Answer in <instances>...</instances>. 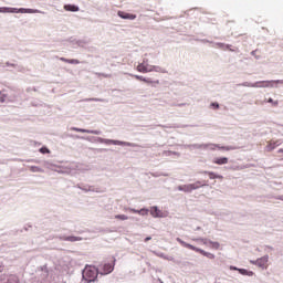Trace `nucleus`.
Masks as SVG:
<instances>
[{
    "mask_svg": "<svg viewBox=\"0 0 283 283\" xmlns=\"http://www.w3.org/2000/svg\"><path fill=\"white\" fill-rule=\"evenodd\" d=\"M0 13L9 14H41L42 12L38 9H25V8H10V7H0Z\"/></svg>",
    "mask_w": 283,
    "mask_h": 283,
    "instance_id": "1",
    "label": "nucleus"
},
{
    "mask_svg": "<svg viewBox=\"0 0 283 283\" xmlns=\"http://www.w3.org/2000/svg\"><path fill=\"white\" fill-rule=\"evenodd\" d=\"M177 242H179L181 247H185V249H190V251H196V253H200L201 255H205V258H208L209 260L216 259V254L211 252H207L202 249L196 248L192 244L182 241L180 238H177Z\"/></svg>",
    "mask_w": 283,
    "mask_h": 283,
    "instance_id": "2",
    "label": "nucleus"
},
{
    "mask_svg": "<svg viewBox=\"0 0 283 283\" xmlns=\"http://www.w3.org/2000/svg\"><path fill=\"white\" fill-rule=\"evenodd\" d=\"M96 277H98V269L94 265H86L83 271V279L86 282H96Z\"/></svg>",
    "mask_w": 283,
    "mask_h": 283,
    "instance_id": "3",
    "label": "nucleus"
},
{
    "mask_svg": "<svg viewBox=\"0 0 283 283\" xmlns=\"http://www.w3.org/2000/svg\"><path fill=\"white\" fill-rule=\"evenodd\" d=\"M199 147L201 149H211L212 151H216V149H221L222 151H231L235 149V147L232 146H220L218 144H201Z\"/></svg>",
    "mask_w": 283,
    "mask_h": 283,
    "instance_id": "4",
    "label": "nucleus"
},
{
    "mask_svg": "<svg viewBox=\"0 0 283 283\" xmlns=\"http://www.w3.org/2000/svg\"><path fill=\"white\" fill-rule=\"evenodd\" d=\"M200 187H205V184L197 181L195 184L179 186L178 189L179 191H185L186 193H189L196 189H200Z\"/></svg>",
    "mask_w": 283,
    "mask_h": 283,
    "instance_id": "5",
    "label": "nucleus"
},
{
    "mask_svg": "<svg viewBox=\"0 0 283 283\" xmlns=\"http://www.w3.org/2000/svg\"><path fill=\"white\" fill-rule=\"evenodd\" d=\"M149 211L153 218H167V211H163L158 207H151Z\"/></svg>",
    "mask_w": 283,
    "mask_h": 283,
    "instance_id": "6",
    "label": "nucleus"
},
{
    "mask_svg": "<svg viewBox=\"0 0 283 283\" xmlns=\"http://www.w3.org/2000/svg\"><path fill=\"white\" fill-rule=\"evenodd\" d=\"M282 145V139H271L268 142V145L265 146L266 151H273L276 147H280Z\"/></svg>",
    "mask_w": 283,
    "mask_h": 283,
    "instance_id": "7",
    "label": "nucleus"
},
{
    "mask_svg": "<svg viewBox=\"0 0 283 283\" xmlns=\"http://www.w3.org/2000/svg\"><path fill=\"white\" fill-rule=\"evenodd\" d=\"M114 271V262L113 263H106L103 265L101 275H109Z\"/></svg>",
    "mask_w": 283,
    "mask_h": 283,
    "instance_id": "8",
    "label": "nucleus"
},
{
    "mask_svg": "<svg viewBox=\"0 0 283 283\" xmlns=\"http://www.w3.org/2000/svg\"><path fill=\"white\" fill-rule=\"evenodd\" d=\"M117 15L120 17V19H128L129 21H134V19H136V14L127 13L125 11H118Z\"/></svg>",
    "mask_w": 283,
    "mask_h": 283,
    "instance_id": "9",
    "label": "nucleus"
},
{
    "mask_svg": "<svg viewBox=\"0 0 283 283\" xmlns=\"http://www.w3.org/2000/svg\"><path fill=\"white\" fill-rule=\"evenodd\" d=\"M268 264H269V256H263L256 260V266H260V269H266Z\"/></svg>",
    "mask_w": 283,
    "mask_h": 283,
    "instance_id": "10",
    "label": "nucleus"
},
{
    "mask_svg": "<svg viewBox=\"0 0 283 283\" xmlns=\"http://www.w3.org/2000/svg\"><path fill=\"white\" fill-rule=\"evenodd\" d=\"M71 132H80L81 134H95L98 135V130H88V129H84V128H76V127H72Z\"/></svg>",
    "mask_w": 283,
    "mask_h": 283,
    "instance_id": "11",
    "label": "nucleus"
},
{
    "mask_svg": "<svg viewBox=\"0 0 283 283\" xmlns=\"http://www.w3.org/2000/svg\"><path fill=\"white\" fill-rule=\"evenodd\" d=\"M228 163H229V158L227 157H220V158L213 159L214 165H227Z\"/></svg>",
    "mask_w": 283,
    "mask_h": 283,
    "instance_id": "12",
    "label": "nucleus"
},
{
    "mask_svg": "<svg viewBox=\"0 0 283 283\" xmlns=\"http://www.w3.org/2000/svg\"><path fill=\"white\" fill-rule=\"evenodd\" d=\"M101 143H104V145H123V142L114 139H101Z\"/></svg>",
    "mask_w": 283,
    "mask_h": 283,
    "instance_id": "13",
    "label": "nucleus"
},
{
    "mask_svg": "<svg viewBox=\"0 0 283 283\" xmlns=\"http://www.w3.org/2000/svg\"><path fill=\"white\" fill-rule=\"evenodd\" d=\"M64 10H66V12H78V7L74 4H65Z\"/></svg>",
    "mask_w": 283,
    "mask_h": 283,
    "instance_id": "14",
    "label": "nucleus"
},
{
    "mask_svg": "<svg viewBox=\"0 0 283 283\" xmlns=\"http://www.w3.org/2000/svg\"><path fill=\"white\" fill-rule=\"evenodd\" d=\"M60 61H62L63 63H70L71 65H78V63H81V61L78 60H67L65 57H60Z\"/></svg>",
    "mask_w": 283,
    "mask_h": 283,
    "instance_id": "15",
    "label": "nucleus"
},
{
    "mask_svg": "<svg viewBox=\"0 0 283 283\" xmlns=\"http://www.w3.org/2000/svg\"><path fill=\"white\" fill-rule=\"evenodd\" d=\"M205 174H207L210 178V180H216L219 179V180H222V175H216V172H211V171H206Z\"/></svg>",
    "mask_w": 283,
    "mask_h": 283,
    "instance_id": "16",
    "label": "nucleus"
},
{
    "mask_svg": "<svg viewBox=\"0 0 283 283\" xmlns=\"http://www.w3.org/2000/svg\"><path fill=\"white\" fill-rule=\"evenodd\" d=\"M64 240L66 242H80V240H82V238L81 237L70 235V237H64Z\"/></svg>",
    "mask_w": 283,
    "mask_h": 283,
    "instance_id": "17",
    "label": "nucleus"
},
{
    "mask_svg": "<svg viewBox=\"0 0 283 283\" xmlns=\"http://www.w3.org/2000/svg\"><path fill=\"white\" fill-rule=\"evenodd\" d=\"M116 220H129V217L125 216V214H116L115 216Z\"/></svg>",
    "mask_w": 283,
    "mask_h": 283,
    "instance_id": "18",
    "label": "nucleus"
},
{
    "mask_svg": "<svg viewBox=\"0 0 283 283\" xmlns=\"http://www.w3.org/2000/svg\"><path fill=\"white\" fill-rule=\"evenodd\" d=\"M209 244L211 245V249H216V250L220 249V243L219 242L210 241Z\"/></svg>",
    "mask_w": 283,
    "mask_h": 283,
    "instance_id": "19",
    "label": "nucleus"
},
{
    "mask_svg": "<svg viewBox=\"0 0 283 283\" xmlns=\"http://www.w3.org/2000/svg\"><path fill=\"white\" fill-rule=\"evenodd\" d=\"M239 273H241V275H253V272H249L244 269H239Z\"/></svg>",
    "mask_w": 283,
    "mask_h": 283,
    "instance_id": "20",
    "label": "nucleus"
},
{
    "mask_svg": "<svg viewBox=\"0 0 283 283\" xmlns=\"http://www.w3.org/2000/svg\"><path fill=\"white\" fill-rule=\"evenodd\" d=\"M268 103H271L273 107H277V105H280V102L273 101L271 97L268 99Z\"/></svg>",
    "mask_w": 283,
    "mask_h": 283,
    "instance_id": "21",
    "label": "nucleus"
},
{
    "mask_svg": "<svg viewBox=\"0 0 283 283\" xmlns=\"http://www.w3.org/2000/svg\"><path fill=\"white\" fill-rule=\"evenodd\" d=\"M40 154H50V149L48 147L40 148Z\"/></svg>",
    "mask_w": 283,
    "mask_h": 283,
    "instance_id": "22",
    "label": "nucleus"
},
{
    "mask_svg": "<svg viewBox=\"0 0 283 283\" xmlns=\"http://www.w3.org/2000/svg\"><path fill=\"white\" fill-rule=\"evenodd\" d=\"M262 83H266V82H256L253 87H262Z\"/></svg>",
    "mask_w": 283,
    "mask_h": 283,
    "instance_id": "23",
    "label": "nucleus"
},
{
    "mask_svg": "<svg viewBox=\"0 0 283 283\" xmlns=\"http://www.w3.org/2000/svg\"><path fill=\"white\" fill-rule=\"evenodd\" d=\"M211 106L214 107V109H218L220 107V104L219 103H212Z\"/></svg>",
    "mask_w": 283,
    "mask_h": 283,
    "instance_id": "24",
    "label": "nucleus"
},
{
    "mask_svg": "<svg viewBox=\"0 0 283 283\" xmlns=\"http://www.w3.org/2000/svg\"><path fill=\"white\" fill-rule=\"evenodd\" d=\"M4 265L0 262V273H3Z\"/></svg>",
    "mask_w": 283,
    "mask_h": 283,
    "instance_id": "25",
    "label": "nucleus"
},
{
    "mask_svg": "<svg viewBox=\"0 0 283 283\" xmlns=\"http://www.w3.org/2000/svg\"><path fill=\"white\" fill-rule=\"evenodd\" d=\"M230 271H240V269H238L235 266H230Z\"/></svg>",
    "mask_w": 283,
    "mask_h": 283,
    "instance_id": "26",
    "label": "nucleus"
},
{
    "mask_svg": "<svg viewBox=\"0 0 283 283\" xmlns=\"http://www.w3.org/2000/svg\"><path fill=\"white\" fill-rule=\"evenodd\" d=\"M138 71L143 72V66L142 65H138Z\"/></svg>",
    "mask_w": 283,
    "mask_h": 283,
    "instance_id": "27",
    "label": "nucleus"
},
{
    "mask_svg": "<svg viewBox=\"0 0 283 283\" xmlns=\"http://www.w3.org/2000/svg\"><path fill=\"white\" fill-rule=\"evenodd\" d=\"M277 154H283V148L279 149Z\"/></svg>",
    "mask_w": 283,
    "mask_h": 283,
    "instance_id": "28",
    "label": "nucleus"
},
{
    "mask_svg": "<svg viewBox=\"0 0 283 283\" xmlns=\"http://www.w3.org/2000/svg\"><path fill=\"white\" fill-rule=\"evenodd\" d=\"M149 240H151V238H146V239H145V242H149Z\"/></svg>",
    "mask_w": 283,
    "mask_h": 283,
    "instance_id": "29",
    "label": "nucleus"
},
{
    "mask_svg": "<svg viewBox=\"0 0 283 283\" xmlns=\"http://www.w3.org/2000/svg\"><path fill=\"white\" fill-rule=\"evenodd\" d=\"M7 65H11V67H14V64L7 63Z\"/></svg>",
    "mask_w": 283,
    "mask_h": 283,
    "instance_id": "30",
    "label": "nucleus"
},
{
    "mask_svg": "<svg viewBox=\"0 0 283 283\" xmlns=\"http://www.w3.org/2000/svg\"><path fill=\"white\" fill-rule=\"evenodd\" d=\"M130 211H132L133 213H136V210H134V209H130Z\"/></svg>",
    "mask_w": 283,
    "mask_h": 283,
    "instance_id": "31",
    "label": "nucleus"
},
{
    "mask_svg": "<svg viewBox=\"0 0 283 283\" xmlns=\"http://www.w3.org/2000/svg\"><path fill=\"white\" fill-rule=\"evenodd\" d=\"M226 48H227V50H229V45H227Z\"/></svg>",
    "mask_w": 283,
    "mask_h": 283,
    "instance_id": "32",
    "label": "nucleus"
},
{
    "mask_svg": "<svg viewBox=\"0 0 283 283\" xmlns=\"http://www.w3.org/2000/svg\"><path fill=\"white\" fill-rule=\"evenodd\" d=\"M1 103H3V98H1Z\"/></svg>",
    "mask_w": 283,
    "mask_h": 283,
    "instance_id": "33",
    "label": "nucleus"
},
{
    "mask_svg": "<svg viewBox=\"0 0 283 283\" xmlns=\"http://www.w3.org/2000/svg\"><path fill=\"white\" fill-rule=\"evenodd\" d=\"M281 160H283V157L281 158Z\"/></svg>",
    "mask_w": 283,
    "mask_h": 283,
    "instance_id": "34",
    "label": "nucleus"
}]
</instances>
